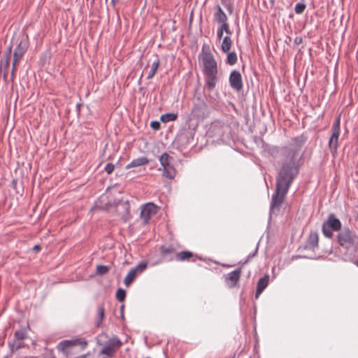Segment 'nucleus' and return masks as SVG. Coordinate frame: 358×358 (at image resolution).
Returning <instances> with one entry per match:
<instances>
[{"label":"nucleus","instance_id":"nucleus-1","mask_svg":"<svg viewBox=\"0 0 358 358\" xmlns=\"http://www.w3.org/2000/svg\"><path fill=\"white\" fill-rule=\"evenodd\" d=\"M301 145L279 148L268 146L266 151L273 158L280 157V169L276 176L275 190L272 196L271 210L279 208L283 203L289 187L299 175L301 166L302 155L300 153Z\"/></svg>","mask_w":358,"mask_h":358},{"label":"nucleus","instance_id":"nucleus-2","mask_svg":"<svg viewBox=\"0 0 358 358\" xmlns=\"http://www.w3.org/2000/svg\"><path fill=\"white\" fill-rule=\"evenodd\" d=\"M355 238V234L348 229L343 230L337 235L338 250L343 254L345 260L353 261L356 257L358 246Z\"/></svg>","mask_w":358,"mask_h":358},{"label":"nucleus","instance_id":"nucleus-3","mask_svg":"<svg viewBox=\"0 0 358 358\" xmlns=\"http://www.w3.org/2000/svg\"><path fill=\"white\" fill-rule=\"evenodd\" d=\"M200 58L203 66V73L217 72V62L209 47L203 45Z\"/></svg>","mask_w":358,"mask_h":358},{"label":"nucleus","instance_id":"nucleus-4","mask_svg":"<svg viewBox=\"0 0 358 358\" xmlns=\"http://www.w3.org/2000/svg\"><path fill=\"white\" fill-rule=\"evenodd\" d=\"M122 342L118 338L117 336H113L107 340L99 354L106 355L108 357H113L115 352L121 348Z\"/></svg>","mask_w":358,"mask_h":358},{"label":"nucleus","instance_id":"nucleus-5","mask_svg":"<svg viewBox=\"0 0 358 358\" xmlns=\"http://www.w3.org/2000/svg\"><path fill=\"white\" fill-rule=\"evenodd\" d=\"M147 267V264L139 263L136 267L131 268L124 279V283L127 287L130 286L136 278L137 275L142 273Z\"/></svg>","mask_w":358,"mask_h":358},{"label":"nucleus","instance_id":"nucleus-6","mask_svg":"<svg viewBox=\"0 0 358 358\" xmlns=\"http://www.w3.org/2000/svg\"><path fill=\"white\" fill-rule=\"evenodd\" d=\"M76 345H80L82 349H85L87 345V342L84 339L64 340L59 343L57 348L63 352H67L69 348Z\"/></svg>","mask_w":358,"mask_h":358},{"label":"nucleus","instance_id":"nucleus-7","mask_svg":"<svg viewBox=\"0 0 358 358\" xmlns=\"http://www.w3.org/2000/svg\"><path fill=\"white\" fill-rule=\"evenodd\" d=\"M229 82L230 87L236 92H240L243 90V85L242 76L238 71L234 70L230 73L229 77Z\"/></svg>","mask_w":358,"mask_h":358},{"label":"nucleus","instance_id":"nucleus-8","mask_svg":"<svg viewBox=\"0 0 358 358\" xmlns=\"http://www.w3.org/2000/svg\"><path fill=\"white\" fill-rule=\"evenodd\" d=\"M192 113L194 117L203 119L209 115L210 111L207 103L203 101H200L194 105Z\"/></svg>","mask_w":358,"mask_h":358},{"label":"nucleus","instance_id":"nucleus-9","mask_svg":"<svg viewBox=\"0 0 358 358\" xmlns=\"http://www.w3.org/2000/svg\"><path fill=\"white\" fill-rule=\"evenodd\" d=\"M322 230L324 236L332 237L333 232L336 231V215L334 214H330L328 220L324 222Z\"/></svg>","mask_w":358,"mask_h":358},{"label":"nucleus","instance_id":"nucleus-10","mask_svg":"<svg viewBox=\"0 0 358 358\" xmlns=\"http://www.w3.org/2000/svg\"><path fill=\"white\" fill-rule=\"evenodd\" d=\"M159 252L162 259L164 262H172L175 260L176 253H177L176 248L171 245H162L159 248Z\"/></svg>","mask_w":358,"mask_h":358},{"label":"nucleus","instance_id":"nucleus-11","mask_svg":"<svg viewBox=\"0 0 358 358\" xmlns=\"http://www.w3.org/2000/svg\"><path fill=\"white\" fill-rule=\"evenodd\" d=\"M157 213V206L152 203L145 204L141 211V218L145 224L148 223L151 217Z\"/></svg>","mask_w":358,"mask_h":358},{"label":"nucleus","instance_id":"nucleus-12","mask_svg":"<svg viewBox=\"0 0 358 358\" xmlns=\"http://www.w3.org/2000/svg\"><path fill=\"white\" fill-rule=\"evenodd\" d=\"M241 272V268H238L225 275V282L230 288L236 286L240 280Z\"/></svg>","mask_w":358,"mask_h":358},{"label":"nucleus","instance_id":"nucleus-13","mask_svg":"<svg viewBox=\"0 0 358 358\" xmlns=\"http://www.w3.org/2000/svg\"><path fill=\"white\" fill-rule=\"evenodd\" d=\"M28 49V42L26 39H22L18 43L13 52V59L20 61Z\"/></svg>","mask_w":358,"mask_h":358},{"label":"nucleus","instance_id":"nucleus-14","mask_svg":"<svg viewBox=\"0 0 358 358\" xmlns=\"http://www.w3.org/2000/svg\"><path fill=\"white\" fill-rule=\"evenodd\" d=\"M12 46L10 45L0 61V71L3 73V78L6 79L8 74V69L10 65Z\"/></svg>","mask_w":358,"mask_h":358},{"label":"nucleus","instance_id":"nucleus-15","mask_svg":"<svg viewBox=\"0 0 358 358\" xmlns=\"http://www.w3.org/2000/svg\"><path fill=\"white\" fill-rule=\"evenodd\" d=\"M205 76V87L212 91L216 86L217 72L203 73Z\"/></svg>","mask_w":358,"mask_h":358},{"label":"nucleus","instance_id":"nucleus-16","mask_svg":"<svg viewBox=\"0 0 358 358\" xmlns=\"http://www.w3.org/2000/svg\"><path fill=\"white\" fill-rule=\"evenodd\" d=\"M197 258V255L192 252L185 250L176 253L175 260L177 262L191 261L195 262Z\"/></svg>","mask_w":358,"mask_h":358},{"label":"nucleus","instance_id":"nucleus-17","mask_svg":"<svg viewBox=\"0 0 358 358\" xmlns=\"http://www.w3.org/2000/svg\"><path fill=\"white\" fill-rule=\"evenodd\" d=\"M318 234L317 231H311L308 237L305 249L315 250L318 247Z\"/></svg>","mask_w":358,"mask_h":358},{"label":"nucleus","instance_id":"nucleus-18","mask_svg":"<svg viewBox=\"0 0 358 358\" xmlns=\"http://www.w3.org/2000/svg\"><path fill=\"white\" fill-rule=\"evenodd\" d=\"M269 280L268 275H265L264 277L261 278L257 285V289L255 293V297L257 299L259 296L262 294V292L266 289L268 286Z\"/></svg>","mask_w":358,"mask_h":358},{"label":"nucleus","instance_id":"nucleus-19","mask_svg":"<svg viewBox=\"0 0 358 358\" xmlns=\"http://www.w3.org/2000/svg\"><path fill=\"white\" fill-rule=\"evenodd\" d=\"M216 12L214 13L215 20L219 24H223L227 22V16L223 11L220 5L216 7Z\"/></svg>","mask_w":358,"mask_h":358},{"label":"nucleus","instance_id":"nucleus-20","mask_svg":"<svg viewBox=\"0 0 358 358\" xmlns=\"http://www.w3.org/2000/svg\"><path fill=\"white\" fill-rule=\"evenodd\" d=\"M149 163V160L145 157H141L133 159L129 164L126 166V169H129L134 167L146 165Z\"/></svg>","mask_w":358,"mask_h":358},{"label":"nucleus","instance_id":"nucleus-21","mask_svg":"<svg viewBox=\"0 0 358 358\" xmlns=\"http://www.w3.org/2000/svg\"><path fill=\"white\" fill-rule=\"evenodd\" d=\"M332 134L329 141V145L333 157L336 155V120L332 122Z\"/></svg>","mask_w":358,"mask_h":358},{"label":"nucleus","instance_id":"nucleus-22","mask_svg":"<svg viewBox=\"0 0 358 358\" xmlns=\"http://www.w3.org/2000/svg\"><path fill=\"white\" fill-rule=\"evenodd\" d=\"M155 59L152 62L151 69L147 76L148 79H151L155 76L160 64L158 55H155Z\"/></svg>","mask_w":358,"mask_h":358},{"label":"nucleus","instance_id":"nucleus-23","mask_svg":"<svg viewBox=\"0 0 358 358\" xmlns=\"http://www.w3.org/2000/svg\"><path fill=\"white\" fill-rule=\"evenodd\" d=\"M163 176L169 179H173L176 175V170L173 165L170 164L163 167Z\"/></svg>","mask_w":358,"mask_h":358},{"label":"nucleus","instance_id":"nucleus-24","mask_svg":"<svg viewBox=\"0 0 358 358\" xmlns=\"http://www.w3.org/2000/svg\"><path fill=\"white\" fill-rule=\"evenodd\" d=\"M232 45V41L229 36H225L223 38L221 49L223 52L227 53L229 52Z\"/></svg>","mask_w":358,"mask_h":358},{"label":"nucleus","instance_id":"nucleus-25","mask_svg":"<svg viewBox=\"0 0 358 358\" xmlns=\"http://www.w3.org/2000/svg\"><path fill=\"white\" fill-rule=\"evenodd\" d=\"M8 345H9L10 351L13 352L17 351L19 349L22 348V347H24V341L17 340L16 338H14L13 341L10 342Z\"/></svg>","mask_w":358,"mask_h":358},{"label":"nucleus","instance_id":"nucleus-26","mask_svg":"<svg viewBox=\"0 0 358 358\" xmlns=\"http://www.w3.org/2000/svg\"><path fill=\"white\" fill-rule=\"evenodd\" d=\"M178 115L176 113H166L161 116L160 120L162 122H169L171 121H174L177 119Z\"/></svg>","mask_w":358,"mask_h":358},{"label":"nucleus","instance_id":"nucleus-27","mask_svg":"<svg viewBox=\"0 0 358 358\" xmlns=\"http://www.w3.org/2000/svg\"><path fill=\"white\" fill-rule=\"evenodd\" d=\"M105 314V308L103 305H101L98 307V317L96 320V327H99L102 323V320H103Z\"/></svg>","mask_w":358,"mask_h":358},{"label":"nucleus","instance_id":"nucleus-28","mask_svg":"<svg viewBox=\"0 0 358 358\" xmlns=\"http://www.w3.org/2000/svg\"><path fill=\"white\" fill-rule=\"evenodd\" d=\"M27 336V332L25 329L17 330L14 334V338L20 341H24Z\"/></svg>","mask_w":358,"mask_h":358},{"label":"nucleus","instance_id":"nucleus-29","mask_svg":"<svg viewBox=\"0 0 358 358\" xmlns=\"http://www.w3.org/2000/svg\"><path fill=\"white\" fill-rule=\"evenodd\" d=\"M226 62L230 66L234 65L237 62L236 53L235 52H229L227 57Z\"/></svg>","mask_w":358,"mask_h":358},{"label":"nucleus","instance_id":"nucleus-30","mask_svg":"<svg viewBox=\"0 0 358 358\" xmlns=\"http://www.w3.org/2000/svg\"><path fill=\"white\" fill-rule=\"evenodd\" d=\"M171 159V157L166 152L163 153L159 158V162H160L161 166L162 167H165L168 165H170L171 164V163H170Z\"/></svg>","mask_w":358,"mask_h":358},{"label":"nucleus","instance_id":"nucleus-31","mask_svg":"<svg viewBox=\"0 0 358 358\" xmlns=\"http://www.w3.org/2000/svg\"><path fill=\"white\" fill-rule=\"evenodd\" d=\"M306 8V5L303 2H299L295 5L294 11L296 14H302Z\"/></svg>","mask_w":358,"mask_h":358},{"label":"nucleus","instance_id":"nucleus-32","mask_svg":"<svg viewBox=\"0 0 358 358\" xmlns=\"http://www.w3.org/2000/svg\"><path fill=\"white\" fill-rule=\"evenodd\" d=\"M109 271V267L104 265H97L96 268V273L99 275L106 274Z\"/></svg>","mask_w":358,"mask_h":358},{"label":"nucleus","instance_id":"nucleus-33","mask_svg":"<svg viewBox=\"0 0 358 358\" xmlns=\"http://www.w3.org/2000/svg\"><path fill=\"white\" fill-rule=\"evenodd\" d=\"M126 297V291L123 289L119 288L116 292V298L117 299L122 302L124 301Z\"/></svg>","mask_w":358,"mask_h":358},{"label":"nucleus","instance_id":"nucleus-34","mask_svg":"<svg viewBox=\"0 0 358 358\" xmlns=\"http://www.w3.org/2000/svg\"><path fill=\"white\" fill-rule=\"evenodd\" d=\"M19 61H17L16 59H13V64H12V70H11V79L13 80L15 76V71Z\"/></svg>","mask_w":358,"mask_h":358},{"label":"nucleus","instance_id":"nucleus-35","mask_svg":"<svg viewBox=\"0 0 358 358\" xmlns=\"http://www.w3.org/2000/svg\"><path fill=\"white\" fill-rule=\"evenodd\" d=\"M114 169H115V166L112 163H108L106 166H105V168H104V170L105 171L108 173V174H110L113 172L114 171Z\"/></svg>","mask_w":358,"mask_h":358},{"label":"nucleus","instance_id":"nucleus-36","mask_svg":"<svg viewBox=\"0 0 358 358\" xmlns=\"http://www.w3.org/2000/svg\"><path fill=\"white\" fill-rule=\"evenodd\" d=\"M221 27L222 28V31L224 32H225L227 34H228V35H231V31L230 30L229 25L227 22H225V23L222 24Z\"/></svg>","mask_w":358,"mask_h":358},{"label":"nucleus","instance_id":"nucleus-37","mask_svg":"<svg viewBox=\"0 0 358 358\" xmlns=\"http://www.w3.org/2000/svg\"><path fill=\"white\" fill-rule=\"evenodd\" d=\"M334 0H330L328 1L327 3V9L329 13H333L334 14L335 10H334Z\"/></svg>","mask_w":358,"mask_h":358},{"label":"nucleus","instance_id":"nucleus-38","mask_svg":"<svg viewBox=\"0 0 358 358\" xmlns=\"http://www.w3.org/2000/svg\"><path fill=\"white\" fill-rule=\"evenodd\" d=\"M160 127H161V124L158 121H152L150 123V127L153 130H155V131L159 130L160 129Z\"/></svg>","mask_w":358,"mask_h":358},{"label":"nucleus","instance_id":"nucleus-39","mask_svg":"<svg viewBox=\"0 0 358 358\" xmlns=\"http://www.w3.org/2000/svg\"><path fill=\"white\" fill-rule=\"evenodd\" d=\"M122 208L125 210V213L126 215H129V208H130V205H129V201H124L121 203Z\"/></svg>","mask_w":358,"mask_h":358},{"label":"nucleus","instance_id":"nucleus-40","mask_svg":"<svg viewBox=\"0 0 358 358\" xmlns=\"http://www.w3.org/2000/svg\"><path fill=\"white\" fill-rule=\"evenodd\" d=\"M223 33H224V31H222V27L220 26V27H219V28L217 29V36L218 39H220H220L222 38V36H223Z\"/></svg>","mask_w":358,"mask_h":358},{"label":"nucleus","instance_id":"nucleus-41","mask_svg":"<svg viewBox=\"0 0 358 358\" xmlns=\"http://www.w3.org/2000/svg\"><path fill=\"white\" fill-rule=\"evenodd\" d=\"M303 42V39L301 36H297L294 38V43L296 45H300L301 43H302Z\"/></svg>","mask_w":358,"mask_h":358},{"label":"nucleus","instance_id":"nucleus-42","mask_svg":"<svg viewBox=\"0 0 358 358\" xmlns=\"http://www.w3.org/2000/svg\"><path fill=\"white\" fill-rule=\"evenodd\" d=\"M257 249H256V251L253 253V254H250L248 256V259L245 261V262H248V259H250V258L253 257L256 253H257Z\"/></svg>","mask_w":358,"mask_h":358},{"label":"nucleus","instance_id":"nucleus-43","mask_svg":"<svg viewBox=\"0 0 358 358\" xmlns=\"http://www.w3.org/2000/svg\"><path fill=\"white\" fill-rule=\"evenodd\" d=\"M340 120L337 117V138H338V129H339Z\"/></svg>","mask_w":358,"mask_h":358},{"label":"nucleus","instance_id":"nucleus-44","mask_svg":"<svg viewBox=\"0 0 358 358\" xmlns=\"http://www.w3.org/2000/svg\"><path fill=\"white\" fill-rule=\"evenodd\" d=\"M33 250L34 251H39L41 250V247L38 245H34Z\"/></svg>","mask_w":358,"mask_h":358},{"label":"nucleus","instance_id":"nucleus-45","mask_svg":"<svg viewBox=\"0 0 358 358\" xmlns=\"http://www.w3.org/2000/svg\"><path fill=\"white\" fill-rule=\"evenodd\" d=\"M188 138H189L187 134H182L180 136V139H188Z\"/></svg>","mask_w":358,"mask_h":358},{"label":"nucleus","instance_id":"nucleus-46","mask_svg":"<svg viewBox=\"0 0 358 358\" xmlns=\"http://www.w3.org/2000/svg\"><path fill=\"white\" fill-rule=\"evenodd\" d=\"M341 223L339 221V220L337 219V231H338L341 229Z\"/></svg>","mask_w":358,"mask_h":358},{"label":"nucleus","instance_id":"nucleus-47","mask_svg":"<svg viewBox=\"0 0 358 358\" xmlns=\"http://www.w3.org/2000/svg\"><path fill=\"white\" fill-rule=\"evenodd\" d=\"M270 1H271V5L273 6L274 3H275V0H270Z\"/></svg>","mask_w":358,"mask_h":358},{"label":"nucleus","instance_id":"nucleus-48","mask_svg":"<svg viewBox=\"0 0 358 358\" xmlns=\"http://www.w3.org/2000/svg\"><path fill=\"white\" fill-rule=\"evenodd\" d=\"M294 141L296 142V143H297V142H298V141H299V138H294Z\"/></svg>","mask_w":358,"mask_h":358},{"label":"nucleus","instance_id":"nucleus-49","mask_svg":"<svg viewBox=\"0 0 358 358\" xmlns=\"http://www.w3.org/2000/svg\"><path fill=\"white\" fill-rule=\"evenodd\" d=\"M336 80V73L334 74V81Z\"/></svg>","mask_w":358,"mask_h":358},{"label":"nucleus","instance_id":"nucleus-50","mask_svg":"<svg viewBox=\"0 0 358 358\" xmlns=\"http://www.w3.org/2000/svg\"><path fill=\"white\" fill-rule=\"evenodd\" d=\"M142 77H143V74H142V75H141V78H142ZM141 78H140V80H139V83L141 82Z\"/></svg>","mask_w":358,"mask_h":358},{"label":"nucleus","instance_id":"nucleus-51","mask_svg":"<svg viewBox=\"0 0 358 358\" xmlns=\"http://www.w3.org/2000/svg\"><path fill=\"white\" fill-rule=\"evenodd\" d=\"M123 309H124V306L122 305V306H121V310H123Z\"/></svg>","mask_w":358,"mask_h":358},{"label":"nucleus","instance_id":"nucleus-52","mask_svg":"<svg viewBox=\"0 0 358 358\" xmlns=\"http://www.w3.org/2000/svg\"><path fill=\"white\" fill-rule=\"evenodd\" d=\"M355 264H356L357 266H358V261H356Z\"/></svg>","mask_w":358,"mask_h":358},{"label":"nucleus","instance_id":"nucleus-53","mask_svg":"<svg viewBox=\"0 0 358 358\" xmlns=\"http://www.w3.org/2000/svg\"><path fill=\"white\" fill-rule=\"evenodd\" d=\"M112 3L115 4V1L114 0H112Z\"/></svg>","mask_w":358,"mask_h":358},{"label":"nucleus","instance_id":"nucleus-54","mask_svg":"<svg viewBox=\"0 0 358 358\" xmlns=\"http://www.w3.org/2000/svg\"><path fill=\"white\" fill-rule=\"evenodd\" d=\"M94 1V0H92V2L93 3Z\"/></svg>","mask_w":358,"mask_h":358},{"label":"nucleus","instance_id":"nucleus-55","mask_svg":"<svg viewBox=\"0 0 358 358\" xmlns=\"http://www.w3.org/2000/svg\"><path fill=\"white\" fill-rule=\"evenodd\" d=\"M147 358H150V357H147Z\"/></svg>","mask_w":358,"mask_h":358}]
</instances>
